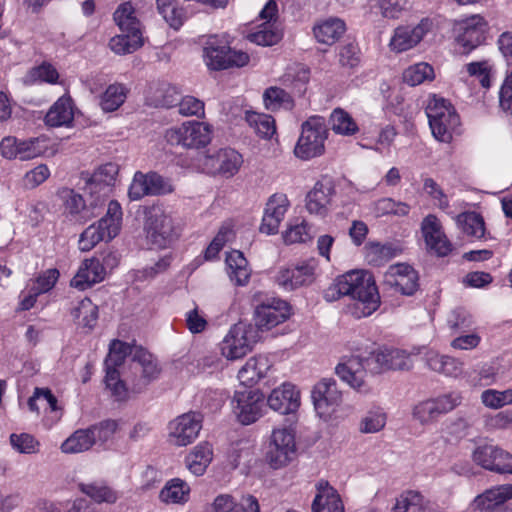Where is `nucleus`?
<instances>
[{"label":"nucleus","instance_id":"26","mask_svg":"<svg viewBox=\"0 0 512 512\" xmlns=\"http://www.w3.org/2000/svg\"><path fill=\"white\" fill-rule=\"evenodd\" d=\"M105 278L104 265L98 258L86 259L71 280V286L85 290Z\"/></svg>","mask_w":512,"mask_h":512},{"label":"nucleus","instance_id":"8","mask_svg":"<svg viewBox=\"0 0 512 512\" xmlns=\"http://www.w3.org/2000/svg\"><path fill=\"white\" fill-rule=\"evenodd\" d=\"M257 342V331L251 324L239 322L229 330L223 340L222 354L230 360H236L251 351Z\"/></svg>","mask_w":512,"mask_h":512},{"label":"nucleus","instance_id":"19","mask_svg":"<svg viewBox=\"0 0 512 512\" xmlns=\"http://www.w3.org/2000/svg\"><path fill=\"white\" fill-rule=\"evenodd\" d=\"M431 27L432 21L428 18L422 19L415 27H397L389 43L390 49L400 53L413 48L423 39Z\"/></svg>","mask_w":512,"mask_h":512},{"label":"nucleus","instance_id":"29","mask_svg":"<svg viewBox=\"0 0 512 512\" xmlns=\"http://www.w3.org/2000/svg\"><path fill=\"white\" fill-rule=\"evenodd\" d=\"M512 498V484L501 485L486 490L478 495L473 505L479 510H497L501 505L505 504L508 499Z\"/></svg>","mask_w":512,"mask_h":512},{"label":"nucleus","instance_id":"27","mask_svg":"<svg viewBox=\"0 0 512 512\" xmlns=\"http://www.w3.org/2000/svg\"><path fill=\"white\" fill-rule=\"evenodd\" d=\"M317 491L312 503L313 512H344L339 494L327 481H320Z\"/></svg>","mask_w":512,"mask_h":512},{"label":"nucleus","instance_id":"21","mask_svg":"<svg viewBox=\"0 0 512 512\" xmlns=\"http://www.w3.org/2000/svg\"><path fill=\"white\" fill-rule=\"evenodd\" d=\"M421 230L426 245L438 256H446L451 251V244L445 237L439 219L433 215H427L422 223Z\"/></svg>","mask_w":512,"mask_h":512},{"label":"nucleus","instance_id":"33","mask_svg":"<svg viewBox=\"0 0 512 512\" xmlns=\"http://www.w3.org/2000/svg\"><path fill=\"white\" fill-rule=\"evenodd\" d=\"M345 23L339 18H330L314 27V35L318 42L332 45L344 34Z\"/></svg>","mask_w":512,"mask_h":512},{"label":"nucleus","instance_id":"41","mask_svg":"<svg viewBox=\"0 0 512 512\" xmlns=\"http://www.w3.org/2000/svg\"><path fill=\"white\" fill-rule=\"evenodd\" d=\"M143 45L141 32H123L111 38L109 46L117 54H129Z\"/></svg>","mask_w":512,"mask_h":512},{"label":"nucleus","instance_id":"61","mask_svg":"<svg viewBox=\"0 0 512 512\" xmlns=\"http://www.w3.org/2000/svg\"><path fill=\"white\" fill-rule=\"evenodd\" d=\"M312 238L310 229L306 222L290 226L283 234V239L286 244L306 242Z\"/></svg>","mask_w":512,"mask_h":512},{"label":"nucleus","instance_id":"30","mask_svg":"<svg viewBox=\"0 0 512 512\" xmlns=\"http://www.w3.org/2000/svg\"><path fill=\"white\" fill-rule=\"evenodd\" d=\"M105 221L99 220L82 232L79 239V246L82 251H89L100 241H110L116 237L112 236V232L110 233V228Z\"/></svg>","mask_w":512,"mask_h":512},{"label":"nucleus","instance_id":"48","mask_svg":"<svg viewBox=\"0 0 512 512\" xmlns=\"http://www.w3.org/2000/svg\"><path fill=\"white\" fill-rule=\"evenodd\" d=\"M332 130L341 135H354L358 131V126L353 118L343 109H335L330 116Z\"/></svg>","mask_w":512,"mask_h":512},{"label":"nucleus","instance_id":"4","mask_svg":"<svg viewBox=\"0 0 512 512\" xmlns=\"http://www.w3.org/2000/svg\"><path fill=\"white\" fill-rule=\"evenodd\" d=\"M327 137L328 129L324 118L310 117L302 123L301 135L294 148L295 156L302 160H309L323 155Z\"/></svg>","mask_w":512,"mask_h":512},{"label":"nucleus","instance_id":"50","mask_svg":"<svg viewBox=\"0 0 512 512\" xmlns=\"http://www.w3.org/2000/svg\"><path fill=\"white\" fill-rule=\"evenodd\" d=\"M433 67L425 62L417 63L408 67L403 73V80L410 86H416L426 80L434 79Z\"/></svg>","mask_w":512,"mask_h":512},{"label":"nucleus","instance_id":"20","mask_svg":"<svg viewBox=\"0 0 512 512\" xmlns=\"http://www.w3.org/2000/svg\"><path fill=\"white\" fill-rule=\"evenodd\" d=\"M462 31L456 38L458 45L462 47L460 53L468 54L485 40L487 23L480 15H473L462 22Z\"/></svg>","mask_w":512,"mask_h":512},{"label":"nucleus","instance_id":"24","mask_svg":"<svg viewBox=\"0 0 512 512\" xmlns=\"http://www.w3.org/2000/svg\"><path fill=\"white\" fill-rule=\"evenodd\" d=\"M288 199L283 194L272 195L266 203L260 231L267 235L276 234L288 207Z\"/></svg>","mask_w":512,"mask_h":512},{"label":"nucleus","instance_id":"7","mask_svg":"<svg viewBox=\"0 0 512 512\" xmlns=\"http://www.w3.org/2000/svg\"><path fill=\"white\" fill-rule=\"evenodd\" d=\"M62 201L63 215L71 222L85 224L98 216L103 209L99 199H92L89 203L73 189L62 188L58 191Z\"/></svg>","mask_w":512,"mask_h":512},{"label":"nucleus","instance_id":"60","mask_svg":"<svg viewBox=\"0 0 512 512\" xmlns=\"http://www.w3.org/2000/svg\"><path fill=\"white\" fill-rule=\"evenodd\" d=\"M10 443L20 453L31 454L37 451L38 442L28 433L11 434Z\"/></svg>","mask_w":512,"mask_h":512},{"label":"nucleus","instance_id":"55","mask_svg":"<svg viewBox=\"0 0 512 512\" xmlns=\"http://www.w3.org/2000/svg\"><path fill=\"white\" fill-rule=\"evenodd\" d=\"M375 210L379 215L406 216L410 211V206L404 202H396L392 198H382L375 203Z\"/></svg>","mask_w":512,"mask_h":512},{"label":"nucleus","instance_id":"13","mask_svg":"<svg viewBox=\"0 0 512 512\" xmlns=\"http://www.w3.org/2000/svg\"><path fill=\"white\" fill-rule=\"evenodd\" d=\"M232 406L238 420L249 425L262 416L264 395L259 390L244 389L235 391Z\"/></svg>","mask_w":512,"mask_h":512},{"label":"nucleus","instance_id":"5","mask_svg":"<svg viewBox=\"0 0 512 512\" xmlns=\"http://www.w3.org/2000/svg\"><path fill=\"white\" fill-rule=\"evenodd\" d=\"M204 57L208 68L215 71L243 67L249 62L247 53L231 49L216 36L210 37L206 42Z\"/></svg>","mask_w":512,"mask_h":512},{"label":"nucleus","instance_id":"22","mask_svg":"<svg viewBox=\"0 0 512 512\" xmlns=\"http://www.w3.org/2000/svg\"><path fill=\"white\" fill-rule=\"evenodd\" d=\"M315 266L310 262H303L292 268L279 271L277 283L286 290H294L301 286H308L313 283Z\"/></svg>","mask_w":512,"mask_h":512},{"label":"nucleus","instance_id":"42","mask_svg":"<svg viewBox=\"0 0 512 512\" xmlns=\"http://www.w3.org/2000/svg\"><path fill=\"white\" fill-rule=\"evenodd\" d=\"M263 101L266 109L276 111L280 108L291 110L294 106L292 96L279 87H269L264 91Z\"/></svg>","mask_w":512,"mask_h":512},{"label":"nucleus","instance_id":"25","mask_svg":"<svg viewBox=\"0 0 512 512\" xmlns=\"http://www.w3.org/2000/svg\"><path fill=\"white\" fill-rule=\"evenodd\" d=\"M385 283L403 295L411 296L418 289V274L408 264H398L391 268Z\"/></svg>","mask_w":512,"mask_h":512},{"label":"nucleus","instance_id":"59","mask_svg":"<svg viewBox=\"0 0 512 512\" xmlns=\"http://www.w3.org/2000/svg\"><path fill=\"white\" fill-rule=\"evenodd\" d=\"M386 415L380 411H371L362 419L360 431L362 433H376L384 428Z\"/></svg>","mask_w":512,"mask_h":512},{"label":"nucleus","instance_id":"57","mask_svg":"<svg viewBox=\"0 0 512 512\" xmlns=\"http://www.w3.org/2000/svg\"><path fill=\"white\" fill-rule=\"evenodd\" d=\"M100 220H106V225L110 228L112 236H117L120 231L122 220V209L120 204L116 200L110 201L105 216Z\"/></svg>","mask_w":512,"mask_h":512},{"label":"nucleus","instance_id":"43","mask_svg":"<svg viewBox=\"0 0 512 512\" xmlns=\"http://www.w3.org/2000/svg\"><path fill=\"white\" fill-rule=\"evenodd\" d=\"M396 255L391 244L369 242L365 246V258L373 266H381Z\"/></svg>","mask_w":512,"mask_h":512},{"label":"nucleus","instance_id":"15","mask_svg":"<svg viewBox=\"0 0 512 512\" xmlns=\"http://www.w3.org/2000/svg\"><path fill=\"white\" fill-rule=\"evenodd\" d=\"M242 164V155L232 148H221L214 153L207 152L203 159V165L211 173L226 178L234 176Z\"/></svg>","mask_w":512,"mask_h":512},{"label":"nucleus","instance_id":"23","mask_svg":"<svg viewBox=\"0 0 512 512\" xmlns=\"http://www.w3.org/2000/svg\"><path fill=\"white\" fill-rule=\"evenodd\" d=\"M267 405L282 415L294 413L300 406V395L290 383L274 389L267 399Z\"/></svg>","mask_w":512,"mask_h":512},{"label":"nucleus","instance_id":"18","mask_svg":"<svg viewBox=\"0 0 512 512\" xmlns=\"http://www.w3.org/2000/svg\"><path fill=\"white\" fill-rule=\"evenodd\" d=\"M170 437L177 446H187L198 436L202 428V415L196 412L185 413L170 422Z\"/></svg>","mask_w":512,"mask_h":512},{"label":"nucleus","instance_id":"58","mask_svg":"<svg viewBox=\"0 0 512 512\" xmlns=\"http://www.w3.org/2000/svg\"><path fill=\"white\" fill-rule=\"evenodd\" d=\"M451 110L455 109L446 99L433 95L426 108L429 124L436 122L438 120L437 116L442 117V115H446V113L451 112Z\"/></svg>","mask_w":512,"mask_h":512},{"label":"nucleus","instance_id":"51","mask_svg":"<svg viewBox=\"0 0 512 512\" xmlns=\"http://www.w3.org/2000/svg\"><path fill=\"white\" fill-rule=\"evenodd\" d=\"M117 368V366L110 367L109 365H105L106 387L117 400H126L128 398L129 387H127L125 382L120 379V373Z\"/></svg>","mask_w":512,"mask_h":512},{"label":"nucleus","instance_id":"64","mask_svg":"<svg viewBox=\"0 0 512 512\" xmlns=\"http://www.w3.org/2000/svg\"><path fill=\"white\" fill-rule=\"evenodd\" d=\"M499 106L512 114V71L508 74L499 92Z\"/></svg>","mask_w":512,"mask_h":512},{"label":"nucleus","instance_id":"6","mask_svg":"<svg viewBox=\"0 0 512 512\" xmlns=\"http://www.w3.org/2000/svg\"><path fill=\"white\" fill-rule=\"evenodd\" d=\"M212 126L198 121L184 122L181 126L166 132V139L171 145H181L187 149L206 147L212 139Z\"/></svg>","mask_w":512,"mask_h":512},{"label":"nucleus","instance_id":"12","mask_svg":"<svg viewBox=\"0 0 512 512\" xmlns=\"http://www.w3.org/2000/svg\"><path fill=\"white\" fill-rule=\"evenodd\" d=\"M173 190L174 188L169 179L157 172L151 171L145 174L138 171L134 174L130 184L128 197L132 201H137L147 195H164L173 192Z\"/></svg>","mask_w":512,"mask_h":512},{"label":"nucleus","instance_id":"62","mask_svg":"<svg viewBox=\"0 0 512 512\" xmlns=\"http://www.w3.org/2000/svg\"><path fill=\"white\" fill-rule=\"evenodd\" d=\"M178 111L183 116H204V103L193 96H185L178 103Z\"/></svg>","mask_w":512,"mask_h":512},{"label":"nucleus","instance_id":"47","mask_svg":"<svg viewBox=\"0 0 512 512\" xmlns=\"http://www.w3.org/2000/svg\"><path fill=\"white\" fill-rule=\"evenodd\" d=\"M246 120L262 138L270 139L276 133L275 120L270 115L249 112Z\"/></svg>","mask_w":512,"mask_h":512},{"label":"nucleus","instance_id":"49","mask_svg":"<svg viewBox=\"0 0 512 512\" xmlns=\"http://www.w3.org/2000/svg\"><path fill=\"white\" fill-rule=\"evenodd\" d=\"M457 223L461 230L468 236L481 238L485 233V226L483 218L475 213H462L457 218Z\"/></svg>","mask_w":512,"mask_h":512},{"label":"nucleus","instance_id":"40","mask_svg":"<svg viewBox=\"0 0 512 512\" xmlns=\"http://www.w3.org/2000/svg\"><path fill=\"white\" fill-rule=\"evenodd\" d=\"M437 117L436 122L430 123L432 133L436 139L449 142L452 138V131L459 125V116L455 110H451L446 115Z\"/></svg>","mask_w":512,"mask_h":512},{"label":"nucleus","instance_id":"17","mask_svg":"<svg viewBox=\"0 0 512 512\" xmlns=\"http://www.w3.org/2000/svg\"><path fill=\"white\" fill-rule=\"evenodd\" d=\"M336 194L335 184L329 177H323L307 193L305 207L310 214L326 216Z\"/></svg>","mask_w":512,"mask_h":512},{"label":"nucleus","instance_id":"14","mask_svg":"<svg viewBox=\"0 0 512 512\" xmlns=\"http://www.w3.org/2000/svg\"><path fill=\"white\" fill-rule=\"evenodd\" d=\"M472 459L486 470L498 474H512V454L498 446L480 445L473 451Z\"/></svg>","mask_w":512,"mask_h":512},{"label":"nucleus","instance_id":"34","mask_svg":"<svg viewBox=\"0 0 512 512\" xmlns=\"http://www.w3.org/2000/svg\"><path fill=\"white\" fill-rule=\"evenodd\" d=\"M95 444L93 429L76 430L61 445L63 453L73 454L89 450Z\"/></svg>","mask_w":512,"mask_h":512},{"label":"nucleus","instance_id":"54","mask_svg":"<svg viewBox=\"0 0 512 512\" xmlns=\"http://www.w3.org/2000/svg\"><path fill=\"white\" fill-rule=\"evenodd\" d=\"M118 173L117 165L113 163H107L100 166L89 179L91 185L99 187H108L113 184L115 177Z\"/></svg>","mask_w":512,"mask_h":512},{"label":"nucleus","instance_id":"11","mask_svg":"<svg viewBox=\"0 0 512 512\" xmlns=\"http://www.w3.org/2000/svg\"><path fill=\"white\" fill-rule=\"evenodd\" d=\"M290 305L278 298H266L254 308L253 320L258 330H270L285 322L291 314Z\"/></svg>","mask_w":512,"mask_h":512},{"label":"nucleus","instance_id":"52","mask_svg":"<svg viewBox=\"0 0 512 512\" xmlns=\"http://www.w3.org/2000/svg\"><path fill=\"white\" fill-rule=\"evenodd\" d=\"M126 92L122 85H110L102 95L100 105L105 112L117 110L125 101Z\"/></svg>","mask_w":512,"mask_h":512},{"label":"nucleus","instance_id":"3","mask_svg":"<svg viewBox=\"0 0 512 512\" xmlns=\"http://www.w3.org/2000/svg\"><path fill=\"white\" fill-rule=\"evenodd\" d=\"M144 231L148 243L160 249L170 246L179 237L172 218L159 205L145 207Z\"/></svg>","mask_w":512,"mask_h":512},{"label":"nucleus","instance_id":"16","mask_svg":"<svg viewBox=\"0 0 512 512\" xmlns=\"http://www.w3.org/2000/svg\"><path fill=\"white\" fill-rule=\"evenodd\" d=\"M314 408L320 417L328 416L342 401V392L333 378H323L311 392Z\"/></svg>","mask_w":512,"mask_h":512},{"label":"nucleus","instance_id":"2","mask_svg":"<svg viewBox=\"0 0 512 512\" xmlns=\"http://www.w3.org/2000/svg\"><path fill=\"white\" fill-rule=\"evenodd\" d=\"M388 353L389 349H385L374 352L364 359L351 357L346 362L339 363L335 368V372L340 379L348 383L352 388L362 391L366 386L364 379L366 369H371L375 373L388 370Z\"/></svg>","mask_w":512,"mask_h":512},{"label":"nucleus","instance_id":"9","mask_svg":"<svg viewBox=\"0 0 512 512\" xmlns=\"http://www.w3.org/2000/svg\"><path fill=\"white\" fill-rule=\"evenodd\" d=\"M296 457L294 434L287 428L275 429L266 451V461L273 469L288 465Z\"/></svg>","mask_w":512,"mask_h":512},{"label":"nucleus","instance_id":"1","mask_svg":"<svg viewBox=\"0 0 512 512\" xmlns=\"http://www.w3.org/2000/svg\"><path fill=\"white\" fill-rule=\"evenodd\" d=\"M348 296V310L355 318L370 316L380 306V296L374 278L362 271H350L336 279L325 292V299L334 301Z\"/></svg>","mask_w":512,"mask_h":512},{"label":"nucleus","instance_id":"44","mask_svg":"<svg viewBox=\"0 0 512 512\" xmlns=\"http://www.w3.org/2000/svg\"><path fill=\"white\" fill-rule=\"evenodd\" d=\"M157 10L170 27L178 29L184 20V10L178 6L177 0H156Z\"/></svg>","mask_w":512,"mask_h":512},{"label":"nucleus","instance_id":"28","mask_svg":"<svg viewBox=\"0 0 512 512\" xmlns=\"http://www.w3.org/2000/svg\"><path fill=\"white\" fill-rule=\"evenodd\" d=\"M271 364L266 356L259 355L251 357L246 364L239 370L238 379L245 386V389L251 388L258 383L260 379L266 376Z\"/></svg>","mask_w":512,"mask_h":512},{"label":"nucleus","instance_id":"35","mask_svg":"<svg viewBox=\"0 0 512 512\" xmlns=\"http://www.w3.org/2000/svg\"><path fill=\"white\" fill-rule=\"evenodd\" d=\"M130 371L144 373L153 382L159 377L161 370L153 359L152 354L142 348H138L133 355Z\"/></svg>","mask_w":512,"mask_h":512},{"label":"nucleus","instance_id":"63","mask_svg":"<svg viewBox=\"0 0 512 512\" xmlns=\"http://www.w3.org/2000/svg\"><path fill=\"white\" fill-rule=\"evenodd\" d=\"M413 416L415 419L420 421V423L425 424L428 423L439 415L437 413V408L432 401V399L420 402L413 409Z\"/></svg>","mask_w":512,"mask_h":512},{"label":"nucleus","instance_id":"37","mask_svg":"<svg viewBox=\"0 0 512 512\" xmlns=\"http://www.w3.org/2000/svg\"><path fill=\"white\" fill-rule=\"evenodd\" d=\"M71 316L82 327L92 329L98 319V307L89 298H84L71 309Z\"/></svg>","mask_w":512,"mask_h":512},{"label":"nucleus","instance_id":"39","mask_svg":"<svg viewBox=\"0 0 512 512\" xmlns=\"http://www.w3.org/2000/svg\"><path fill=\"white\" fill-rule=\"evenodd\" d=\"M82 493L97 503H115L118 499L117 493L108 487L104 482L94 481L91 483H80Z\"/></svg>","mask_w":512,"mask_h":512},{"label":"nucleus","instance_id":"31","mask_svg":"<svg viewBox=\"0 0 512 512\" xmlns=\"http://www.w3.org/2000/svg\"><path fill=\"white\" fill-rule=\"evenodd\" d=\"M226 264L229 268V277L236 285L243 286L249 281L251 271L248 261L239 250H233L226 257Z\"/></svg>","mask_w":512,"mask_h":512},{"label":"nucleus","instance_id":"38","mask_svg":"<svg viewBox=\"0 0 512 512\" xmlns=\"http://www.w3.org/2000/svg\"><path fill=\"white\" fill-rule=\"evenodd\" d=\"M73 120V110L69 99L60 98L47 112L45 122L52 127L67 125Z\"/></svg>","mask_w":512,"mask_h":512},{"label":"nucleus","instance_id":"56","mask_svg":"<svg viewBox=\"0 0 512 512\" xmlns=\"http://www.w3.org/2000/svg\"><path fill=\"white\" fill-rule=\"evenodd\" d=\"M481 398L485 406L497 409L506 404H512V390L509 389L503 392L486 390L482 393Z\"/></svg>","mask_w":512,"mask_h":512},{"label":"nucleus","instance_id":"46","mask_svg":"<svg viewBox=\"0 0 512 512\" xmlns=\"http://www.w3.org/2000/svg\"><path fill=\"white\" fill-rule=\"evenodd\" d=\"M134 14V7L129 2L121 4L116 9L113 18L122 32H140L139 22Z\"/></svg>","mask_w":512,"mask_h":512},{"label":"nucleus","instance_id":"53","mask_svg":"<svg viewBox=\"0 0 512 512\" xmlns=\"http://www.w3.org/2000/svg\"><path fill=\"white\" fill-rule=\"evenodd\" d=\"M132 354V347L120 340H113L109 346V353L104 364L112 366H121L127 355Z\"/></svg>","mask_w":512,"mask_h":512},{"label":"nucleus","instance_id":"32","mask_svg":"<svg viewBox=\"0 0 512 512\" xmlns=\"http://www.w3.org/2000/svg\"><path fill=\"white\" fill-rule=\"evenodd\" d=\"M212 446L207 443L197 445L194 450L186 457V466L191 473L201 476L205 473L208 465L212 461Z\"/></svg>","mask_w":512,"mask_h":512},{"label":"nucleus","instance_id":"36","mask_svg":"<svg viewBox=\"0 0 512 512\" xmlns=\"http://www.w3.org/2000/svg\"><path fill=\"white\" fill-rule=\"evenodd\" d=\"M190 493L189 485L180 478L168 481L160 491V499L165 503H185Z\"/></svg>","mask_w":512,"mask_h":512},{"label":"nucleus","instance_id":"10","mask_svg":"<svg viewBox=\"0 0 512 512\" xmlns=\"http://www.w3.org/2000/svg\"><path fill=\"white\" fill-rule=\"evenodd\" d=\"M49 148V139L45 136L18 140L8 136L0 143L1 154L7 159H19L22 161L39 157L46 153Z\"/></svg>","mask_w":512,"mask_h":512},{"label":"nucleus","instance_id":"45","mask_svg":"<svg viewBox=\"0 0 512 512\" xmlns=\"http://www.w3.org/2000/svg\"><path fill=\"white\" fill-rule=\"evenodd\" d=\"M283 37L282 30L275 24H262L260 30L250 33L247 39L259 46H273Z\"/></svg>","mask_w":512,"mask_h":512}]
</instances>
